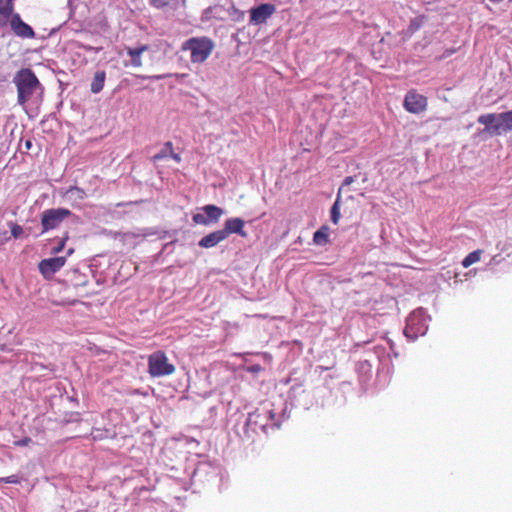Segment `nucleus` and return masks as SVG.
<instances>
[{"mask_svg":"<svg viewBox=\"0 0 512 512\" xmlns=\"http://www.w3.org/2000/svg\"><path fill=\"white\" fill-rule=\"evenodd\" d=\"M177 240H173V241H170L168 243H165L163 245V248H162V252L165 251L166 249H169L170 246L174 245L176 243Z\"/></svg>","mask_w":512,"mask_h":512,"instance_id":"obj_33","label":"nucleus"},{"mask_svg":"<svg viewBox=\"0 0 512 512\" xmlns=\"http://www.w3.org/2000/svg\"><path fill=\"white\" fill-rule=\"evenodd\" d=\"M200 210L201 213L192 215L193 222L198 225L210 226L216 224L224 214V209L214 204H206Z\"/></svg>","mask_w":512,"mask_h":512,"instance_id":"obj_7","label":"nucleus"},{"mask_svg":"<svg viewBox=\"0 0 512 512\" xmlns=\"http://www.w3.org/2000/svg\"><path fill=\"white\" fill-rule=\"evenodd\" d=\"M172 150H173L172 142L171 141L165 142L163 148L152 157L153 161L159 162V161L166 159L167 157H169V154L171 153Z\"/></svg>","mask_w":512,"mask_h":512,"instance_id":"obj_21","label":"nucleus"},{"mask_svg":"<svg viewBox=\"0 0 512 512\" xmlns=\"http://www.w3.org/2000/svg\"><path fill=\"white\" fill-rule=\"evenodd\" d=\"M250 25H256V5L249 9Z\"/></svg>","mask_w":512,"mask_h":512,"instance_id":"obj_29","label":"nucleus"},{"mask_svg":"<svg viewBox=\"0 0 512 512\" xmlns=\"http://www.w3.org/2000/svg\"><path fill=\"white\" fill-rule=\"evenodd\" d=\"M215 47L214 41L207 36H196L186 39L181 46L182 51L190 52V60L193 64L205 62Z\"/></svg>","mask_w":512,"mask_h":512,"instance_id":"obj_2","label":"nucleus"},{"mask_svg":"<svg viewBox=\"0 0 512 512\" xmlns=\"http://www.w3.org/2000/svg\"><path fill=\"white\" fill-rule=\"evenodd\" d=\"M73 252H74V249H73V248H70V249L67 251V254H68V255H71Z\"/></svg>","mask_w":512,"mask_h":512,"instance_id":"obj_38","label":"nucleus"},{"mask_svg":"<svg viewBox=\"0 0 512 512\" xmlns=\"http://www.w3.org/2000/svg\"><path fill=\"white\" fill-rule=\"evenodd\" d=\"M478 122L484 125L490 134L501 135L512 130V110L499 114L489 113L480 115Z\"/></svg>","mask_w":512,"mask_h":512,"instance_id":"obj_3","label":"nucleus"},{"mask_svg":"<svg viewBox=\"0 0 512 512\" xmlns=\"http://www.w3.org/2000/svg\"><path fill=\"white\" fill-rule=\"evenodd\" d=\"M67 399L72 403L78 404V399L74 396H69Z\"/></svg>","mask_w":512,"mask_h":512,"instance_id":"obj_35","label":"nucleus"},{"mask_svg":"<svg viewBox=\"0 0 512 512\" xmlns=\"http://www.w3.org/2000/svg\"><path fill=\"white\" fill-rule=\"evenodd\" d=\"M20 479L17 475H11L8 477L0 478V483H8V484H18Z\"/></svg>","mask_w":512,"mask_h":512,"instance_id":"obj_27","label":"nucleus"},{"mask_svg":"<svg viewBox=\"0 0 512 512\" xmlns=\"http://www.w3.org/2000/svg\"><path fill=\"white\" fill-rule=\"evenodd\" d=\"M147 49H148L147 45H140V46L133 47V48L132 47L126 48L127 55L130 57L131 65L133 67L142 66L141 56H142L143 52H145Z\"/></svg>","mask_w":512,"mask_h":512,"instance_id":"obj_16","label":"nucleus"},{"mask_svg":"<svg viewBox=\"0 0 512 512\" xmlns=\"http://www.w3.org/2000/svg\"><path fill=\"white\" fill-rule=\"evenodd\" d=\"M9 227H10V230H11V236L14 238V239H19L22 237L23 233H24V229L21 225L17 224V223H14V222H9L8 223Z\"/></svg>","mask_w":512,"mask_h":512,"instance_id":"obj_24","label":"nucleus"},{"mask_svg":"<svg viewBox=\"0 0 512 512\" xmlns=\"http://www.w3.org/2000/svg\"><path fill=\"white\" fill-rule=\"evenodd\" d=\"M219 466L209 460L199 461L191 472V480L193 483H205L217 477L219 474Z\"/></svg>","mask_w":512,"mask_h":512,"instance_id":"obj_6","label":"nucleus"},{"mask_svg":"<svg viewBox=\"0 0 512 512\" xmlns=\"http://www.w3.org/2000/svg\"><path fill=\"white\" fill-rule=\"evenodd\" d=\"M245 221L239 217L228 218L224 222V227L221 229L225 238L227 239L231 234H237L241 237H246L247 233L244 231Z\"/></svg>","mask_w":512,"mask_h":512,"instance_id":"obj_12","label":"nucleus"},{"mask_svg":"<svg viewBox=\"0 0 512 512\" xmlns=\"http://www.w3.org/2000/svg\"><path fill=\"white\" fill-rule=\"evenodd\" d=\"M353 181H354V177L353 176H347L344 179V181L342 183V186L340 188H342V190H343L345 186H348V185L352 184Z\"/></svg>","mask_w":512,"mask_h":512,"instance_id":"obj_30","label":"nucleus"},{"mask_svg":"<svg viewBox=\"0 0 512 512\" xmlns=\"http://www.w3.org/2000/svg\"><path fill=\"white\" fill-rule=\"evenodd\" d=\"M481 254H482V251L481 250H476V251H473L471 253H469L462 261V266L464 268H468L469 266H471L472 264L480 261V258H481Z\"/></svg>","mask_w":512,"mask_h":512,"instance_id":"obj_22","label":"nucleus"},{"mask_svg":"<svg viewBox=\"0 0 512 512\" xmlns=\"http://www.w3.org/2000/svg\"><path fill=\"white\" fill-rule=\"evenodd\" d=\"M62 105H63V103H62V102H59V103H58V105H57V108H58V109H59V108H61V106H62Z\"/></svg>","mask_w":512,"mask_h":512,"instance_id":"obj_39","label":"nucleus"},{"mask_svg":"<svg viewBox=\"0 0 512 512\" xmlns=\"http://www.w3.org/2000/svg\"><path fill=\"white\" fill-rule=\"evenodd\" d=\"M174 371V365L168 362V358L164 352L157 351L149 356L148 372L152 377L168 376Z\"/></svg>","mask_w":512,"mask_h":512,"instance_id":"obj_5","label":"nucleus"},{"mask_svg":"<svg viewBox=\"0 0 512 512\" xmlns=\"http://www.w3.org/2000/svg\"><path fill=\"white\" fill-rule=\"evenodd\" d=\"M10 24V28L13 33L20 38L23 39H33L35 38V31L26 22L23 21L19 13H15L13 17L8 21Z\"/></svg>","mask_w":512,"mask_h":512,"instance_id":"obj_11","label":"nucleus"},{"mask_svg":"<svg viewBox=\"0 0 512 512\" xmlns=\"http://www.w3.org/2000/svg\"><path fill=\"white\" fill-rule=\"evenodd\" d=\"M169 157H171L173 160H175L176 162H180L181 161V157L179 154L177 153H174V151L172 150L171 153L169 154Z\"/></svg>","mask_w":512,"mask_h":512,"instance_id":"obj_32","label":"nucleus"},{"mask_svg":"<svg viewBox=\"0 0 512 512\" xmlns=\"http://www.w3.org/2000/svg\"><path fill=\"white\" fill-rule=\"evenodd\" d=\"M110 435V430L108 429H100V428H94L91 432V436L94 441H100L103 439L108 438Z\"/></svg>","mask_w":512,"mask_h":512,"instance_id":"obj_23","label":"nucleus"},{"mask_svg":"<svg viewBox=\"0 0 512 512\" xmlns=\"http://www.w3.org/2000/svg\"><path fill=\"white\" fill-rule=\"evenodd\" d=\"M32 443V438L26 436L14 442L17 447H26Z\"/></svg>","mask_w":512,"mask_h":512,"instance_id":"obj_28","label":"nucleus"},{"mask_svg":"<svg viewBox=\"0 0 512 512\" xmlns=\"http://www.w3.org/2000/svg\"><path fill=\"white\" fill-rule=\"evenodd\" d=\"M66 263L65 256H56L43 259L38 264V269L44 279H51Z\"/></svg>","mask_w":512,"mask_h":512,"instance_id":"obj_10","label":"nucleus"},{"mask_svg":"<svg viewBox=\"0 0 512 512\" xmlns=\"http://www.w3.org/2000/svg\"><path fill=\"white\" fill-rule=\"evenodd\" d=\"M427 327L421 312H413L407 318L404 334L409 339H416L419 335L426 333Z\"/></svg>","mask_w":512,"mask_h":512,"instance_id":"obj_9","label":"nucleus"},{"mask_svg":"<svg viewBox=\"0 0 512 512\" xmlns=\"http://www.w3.org/2000/svg\"><path fill=\"white\" fill-rule=\"evenodd\" d=\"M106 72L104 70H97L94 74L93 80L90 85V90L93 94L100 93L105 84Z\"/></svg>","mask_w":512,"mask_h":512,"instance_id":"obj_17","label":"nucleus"},{"mask_svg":"<svg viewBox=\"0 0 512 512\" xmlns=\"http://www.w3.org/2000/svg\"><path fill=\"white\" fill-rule=\"evenodd\" d=\"M15 0H0V26H6L13 17Z\"/></svg>","mask_w":512,"mask_h":512,"instance_id":"obj_15","label":"nucleus"},{"mask_svg":"<svg viewBox=\"0 0 512 512\" xmlns=\"http://www.w3.org/2000/svg\"><path fill=\"white\" fill-rule=\"evenodd\" d=\"M32 145H33V143H32V140H31V139H27V140H25V142H24V146H25V148H26L27 150H30V149L32 148Z\"/></svg>","mask_w":512,"mask_h":512,"instance_id":"obj_34","label":"nucleus"},{"mask_svg":"<svg viewBox=\"0 0 512 512\" xmlns=\"http://www.w3.org/2000/svg\"><path fill=\"white\" fill-rule=\"evenodd\" d=\"M79 420H80V413L79 412H72V413H70L69 422L79 421Z\"/></svg>","mask_w":512,"mask_h":512,"instance_id":"obj_31","label":"nucleus"},{"mask_svg":"<svg viewBox=\"0 0 512 512\" xmlns=\"http://www.w3.org/2000/svg\"><path fill=\"white\" fill-rule=\"evenodd\" d=\"M428 106L427 97L418 93L416 90H410L406 93L403 107L412 114H421L426 111Z\"/></svg>","mask_w":512,"mask_h":512,"instance_id":"obj_8","label":"nucleus"},{"mask_svg":"<svg viewBox=\"0 0 512 512\" xmlns=\"http://www.w3.org/2000/svg\"><path fill=\"white\" fill-rule=\"evenodd\" d=\"M68 239H69V233H68V231H66L64 233V235L61 237V239H60L59 243L57 244V246H55L52 249V252L55 253V254H58V253L62 252Z\"/></svg>","mask_w":512,"mask_h":512,"instance_id":"obj_26","label":"nucleus"},{"mask_svg":"<svg viewBox=\"0 0 512 512\" xmlns=\"http://www.w3.org/2000/svg\"><path fill=\"white\" fill-rule=\"evenodd\" d=\"M248 371L250 372H256L257 371V368H256V365H251L249 368H248Z\"/></svg>","mask_w":512,"mask_h":512,"instance_id":"obj_36","label":"nucleus"},{"mask_svg":"<svg viewBox=\"0 0 512 512\" xmlns=\"http://www.w3.org/2000/svg\"><path fill=\"white\" fill-rule=\"evenodd\" d=\"M342 188H339L337 198L331 208L330 217L333 224H338L340 220V200H341Z\"/></svg>","mask_w":512,"mask_h":512,"instance_id":"obj_19","label":"nucleus"},{"mask_svg":"<svg viewBox=\"0 0 512 512\" xmlns=\"http://www.w3.org/2000/svg\"><path fill=\"white\" fill-rule=\"evenodd\" d=\"M313 242L316 245L323 246L329 242V228L322 226L313 235Z\"/></svg>","mask_w":512,"mask_h":512,"instance_id":"obj_18","label":"nucleus"},{"mask_svg":"<svg viewBox=\"0 0 512 512\" xmlns=\"http://www.w3.org/2000/svg\"><path fill=\"white\" fill-rule=\"evenodd\" d=\"M225 239L221 229L216 230L202 237L198 242V246L205 249L213 248Z\"/></svg>","mask_w":512,"mask_h":512,"instance_id":"obj_14","label":"nucleus"},{"mask_svg":"<svg viewBox=\"0 0 512 512\" xmlns=\"http://www.w3.org/2000/svg\"><path fill=\"white\" fill-rule=\"evenodd\" d=\"M13 83L17 88V103L24 106L36 94L35 102L42 101L44 87L30 68H22L16 72Z\"/></svg>","mask_w":512,"mask_h":512,"instance_id":"obj_1","label":"nucleus"},{"mask_svg":"<svg viewBox=\"0 0 512 512\" xmlns=\"http://www.w3.org/2000/svg\"><path fill=\"white\" fill-rule=\"evenodd\" d=\"M152 78H153V79H156V80H159V79H162V78H164V76H161V75H157V76H153Z\"/></svg>","mask_w":512,"mask_h":512,"instance_id":"obj_37","label":"nucleus"},{"mask_svg":"<svg viewBox=\"0 0 512 512\" xmlns=\"http://www.w3.org/2000/svg\"><path fill=\"white\" fill-rule=\"evenodd\" d=\"M73 213L68 208L58 207L49 208L41 213V231L39 235L48 233L49 231L55 230Z\"/></svg>","mask_w":512,"mask_h":512,"instance_id":"obj_4","label":"nucleus"},{"mask_svg":"<svg viewBox=\"0 0 512 512\" xmlns=\"http://www.w3.org/2000/svg\"><path fill=\"white\" fill-rule=\"evenodd\" d=\"M276 8L273 4L258 5V22L264 21L275 12Z\"/></svg>","mask_w":512,"mask_h":512,"instance_id":"obj_20","label":"nucleus"},{"mask_svg":"<svg viewBox=\"0 0 512 512\" xmlns=\"http://www.w3.org/2000/svg\"><path fill=\"white\" fill-rule=\"evenodd\" d=\"M67 194L76 197L79 200H83L86 197V193L84 189L78 187V186H71L67 190Z\"/></svg>","mask_w":512,"mask_h":512,"instance_id":"obj_25","label":"nucleus"},{"mask_svg":"<svg viewBox=\"0 0 512 512\" xmlns=\"http://www.w3.org/2000/svg\"><path fill=\"white\" fill-rule=\"evenodd\" d=\"M236 431L242 441L253 439V434L256 433V420H254V413H248L244 422L237 424ZM253 441L254 440H252V442Z\"/></svg>","mask_w":512,"mask_h":512,"instance_id":"obj_13","label":"nucleus"}]
</instances>
